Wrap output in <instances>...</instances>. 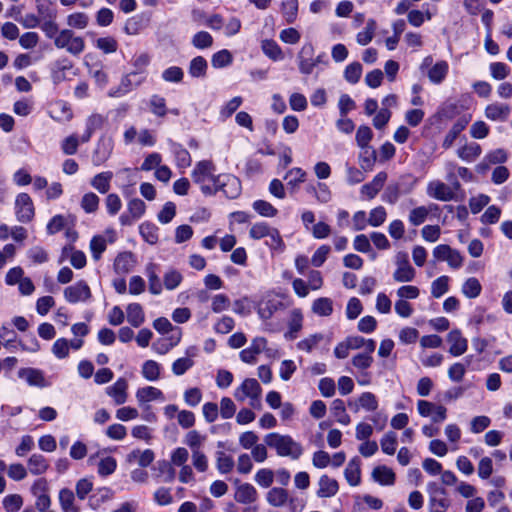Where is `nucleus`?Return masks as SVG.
<instances>
[{
    "mask_svg": "<svg viewBox=\"0 0 512 512\" xmlns=\"http://www.w3.org/2000/svg\"><path fill=\"white\" fill-rule=\"evenodd\" d=\"M348 405L355 412L361 409L373 412L378 408V400L373 393L363 392L355 401L349 402Z\"/></svg>",
    "mask_w": 512,
    "mask_h": 512,
    "instance_id": "aec40b11",
    "label": "nucleus"
},
{
    "mask_svg": "<svg viewBox=\"0 0 512 512\" xmlns=\"http://www.w3.org/2000/svg\"><path fill=\"white\" fill-rule=\"evenodd\" d=\"M2 505L7 512H17L23 505V498L19 494H9L3 498Z\"/></svg>",
    "mask_w": 512,
    "mask_h": 512,
    "instance_id": "774afa93",
    "label": "nucleus"
},
{
    "mask_svg": "<svg viewBox=\"0 0 512 512\" xmlns=\"http://www.w3.org/2000/svg\"><path fill=\"white\" fill-rule=\"evenodd\" d=\"M417 411L422 417H429L433 423H442L447 418V408L426 400H418Z\"/></svg>",
    "mask_w": 512,
    "mask_h": 512,
    "instance_id": "6e6552de",
    "label": "nucleus"
},
{
    "mask_svg": "<svg viewBox=\"0 0 512 512\" xmlns=\"http://www.w3.org/2000/svg\"><path fill=\"white\" fill-rule=\"evenodd\" d=\"M233 458L225 452H218L216 458V467L219 473L227 474L230 473L234 468Z\"/></svg>",
    "mask_w": 512,
    "mask_h": 512,
    "instance_id": "e2e57ef3",
    "label": "nucleus"
},
{
    "mask_svg": "<svg viewBox=\"0 0 512 512\" xmlns=\"http://www.w3.org/2000/svg\"><path fill=\"white\" fill-rule=\"evenodd\" d=\"M127 321L135 328L140 327L145 322V314L139 303H131L126 308Z\"/></svg>",
    "mask_w": 512,
    "mask_h": 512,
    "instance_id": "e433bc0d",
    "label": "nucleus"
},
{
    "mask_svg": "<svg viewBox=\"0 0 512 512\" xmlns=\"http://www.w3.org/2000/svg\"><path fill=\"white\" fill-rule=\"evenodd\" d=\"M113 172L104 171L96 174L90 180V185L101 194H106L111 187Z\"/></svg>",
    "mask_w": 512,
    "mask_h": 512,
    "instance_id": "473e14b6",
    "label": "nucleus"
},
{
    "mask_svg": "<svg viewBox=\"0 0 512 512\" xmlns=\"http://www.w3.org/2000/svg\"><path fill=\"white\" fill-rule=\"evenodd\" d=\"M468 122H469V118H466V117L461 118L457 122H455L453 124V126L451 127V129L446 134V136L443 140V143H442V147L445 149L452 147L455 140L457 139L459 134L465 129Z\"/></svg>",
    "mask_w": 512,
    "mask_h": 512,
    "instance_id": "c9c22d12",
    "label": "nucleus"
},
{
    "mask_svg": "<svg viewBox=\"0 0 512 512\" xmlns=\"http://www.w3.org/2000/svg\"><path fill=\"white\" fill-rule=\"evenodd\" d=\"M257 491L253 485L243 483L237 486L235 491V500L241 504H251L257 499Z\"/></svg>",
    "mask_w": 512,
    "mask_h": 512,
    "instance_id": "7c9ffc66",
    "label": "nucleus"
},
{
    "mask_svg": "<svg viewBox=\"0 0 512 512\" xmlns=\"http://www.w3.org/2000/svg\"><path fill=\"white\" fill-rule=\"evenodd\" d=\"M94 45L105 54L115 53L118 49V42L113 36L99 37L95 40Z\"/></svg>",
    "mask_w": 512,
    "mask_h": 512,
    "instance_id": "864d4df0",
    "label": "nucleus"
},
{
    "mask_svg": "<svg viewBox=\"0 0 512 512\" xmlns=\"http://www.w3.org/2000/svg\"><path fill=\"white\" fill-rule=\"evenodd\" d=\"M183 276L176 269H169L163 276L164 287L167 290L176 289L182 282Z\"/></svg>",
    "mask_w": 512,
    "mask_h": 512,
    "instance_id": "680f3d73",
    "label": "nucleus"
},
{
    "mask_svg": "<svg viewBox=\"0 0 512 512\" xmlns=\"http://www.w3.org/2000/svg\"><path fill=\"white\" fill-rule=\"evenodd\" d=\"M141 374L148 381H157L161 376V365L154 360H146L142 364Z\"/></svg>",
    "mask_w": 512,
    "mask_h": 512,
    "instance_id": "37998d69",
    "label": "nucleus"
},
{
    "mask_svg": "<svg viewBox=\"0 0 512 512\" xmlns=\"http://www.w3.org/2000/svg\"><path fill=\"white\" fill-rule=\"evenodd\" d=\"M324 339L323 334L315 333L307 336L297 343V348L301 351L310 353Z\"/></svg>",
    "mask_w": 512,
    "mask_h": 512,
    "instance_id": "13d9d810",
    "label": "nucleus"
},
{
    "mask_svg": "<svg viewBox=\"0 0 512 512\" xmlns=\"http://www.w3.org/2000/svg\"><path fill=\"white\" fill-rule=\"evenodd\" d=\"M433 208H436L434 204L413 208L408 216L410 224L413 226H419L423 224L426 221L428 215L432 212Z\"/></svg>",
    "mask_w": 512,
    "mask_h": 512,
    "instance_id": "ea45409f",
    "label": "nucleus"
},
{
    "mask_svg": "<svg viewBox=\"0 0 512 512\" xmlns=\"http://www.w3.org/2000/svg\"><path fill=\"white\" fill-rule=\"evenodd\" d=\"M396 270L393 273V279L396 282H411L416 276L415 269L409 263L408 255L405 252H398L395 256Z\"/></svg>",
    "mask_w": 512,
    "mask_h": 512,
    "instance_id": "0eeeda50",
    "label": "nucleus"
},
{
    "mask_svg": "<svg viewBox=\"0 0 512 512\" xmlns=\"http://www.w3.org/2000/svg\"><path fill=\"white\" fill-rule=\"evenodd\" d=\"M376 28V21L374 19H369L365 28L356 35L357 43L362 46L369 44L374 37Z\"/></svg>",
    "mask_w": 512,
    "mask_h": 512,
    "instance_id": "3c124183",
    "label": "nucleus"
},
{
    "mask_svg": "<svg viewBox=\"0 0 512 512\" xmlns=\"http://www.w3.org/2000/svg\"><path fill=\"white\" fill-rule=\"evenodd\" d=\"M266 238L267 240L265 244L271 251L278 254H281L285 251L286 245L277 228L273 227Z\"/></svg>",
    "mask_w": 512,
    "mask_h": 512,
    "instance_id": "79ce46f5",
    "label": "nucleus"
},
{
    "mask_svg": "<svg viewBox=\"0 0 512 512\" xmlns=\"http://www.w3.org/2000/svg\"><path fill=\"white\" fill-rule=\"evenodd\" d=\"M449 72V65L446 61L441 60L436 62L427 71L429 81L435 85L441 84Z\"/></svg>",
    "mask_w": 512,
    "mask_h": 512,
    "instance_id": "c756f323",
    "label": "nucleus"
},
{
    "mask_svg": "<svg viewBox=\"0 0 512 512\" xmlns=\"http://www.w3.org/2000/svg\"><path fill=\"white\" fill-rule=\"evenodd\" d=\"M482 286L479 280L475 277L468 278L462 285V293L470 299L476 298L480 295Z\"/></svg>",
    "mask_w": 512,
    "mask_h": 512,
    "instance_id": "5fc2aeb1",
    "label": "nucleus"
},
{
    "mask_svg": "<svg viewBox=\"0 0 512 512\" xmlns=\"http://www.w3.org/2000/svg\"><path fill=\"white\" fill-rule=\"evenodd\" d=\"M135 265L134 255L131 252L118 254L114 261V270L118 274L128 273Z\"/></svg>",
    "mask_w": 512,
    "mask_h": 512,
    "instance_id": "f704fd0d",
    "label": "nucleus"
},
{
    "mask_svg": "<svg viewBox=\"0 0 512 512\" xmlns=\"http://www.w3.org/2000/svg\"><path fill=\"white\" fill-rule=\"evenodd\" d=\"M207 67V61L202 56H197L190 61L189 74L194 78L204 77Z\"/></svg>",
    "mask_w": 512,
    "mask_h": 512,
    "instance_id": "6e6d98bb",
    "label": "nucleus"
},
{
    "mask_svg": "<svg viewBox=\"0 0 512 512\" xmlns=\"http://www.w3.org/2000/svg\"><path fill=\"white\" fill-rule=\"evenodd\" d=\"M429 512H446L451 505L447 491L436 482L427 484Z\"/></svg>",
    "mask_w": 512,
    "mask_h": 512,
    "instance_id": "39448f33",
    "label": "nucleus"
},
{
    "mask_svg": "<svg viewBox=\"0 0 512 512\" xmlns=\"http://www.w3.org/2000/svg\"><path fill=\"white\" fill-rule=\"evenodd\" d=\"M387 180V174L385 172H379L371 182L364 184L361 187V194L367 199H373L378 192L383 188Z\"/></svg>",
    "mask_w": 512,
    "mask_h": 512,
    "instance_id": "5701e85b",
    "label": "nucleus"
},
{
    "mask_svg": "<svg viewBox=\"0 0 512 512\" xmlns=\"http://www.w3.org/2000/svg\"><path fill=\"white\" fill-rule=\"evenodd\" d=\"M118 186L124 194L128 193V189L137 182L136 169L122 168L116 172Z\"/></svg>",
    "mask_w": 512,
    "mask_h": 512,
    "instance_id": "2f4dec72",
    "label": "nucleus"
},
{
    "mask_svg": "<svg viewBox=\"0 0 512 512\" xmlns=\"http://www.w3.org/2000/svg\"><path fill=\"white\" fill-rule=\"evenodd\" d=\"M216 167L212 161L202 160L195 164L191 177L195 184L199 185L200 190L205 195H214L217 193L218 180L220 174L216 175Z\"/></svg>",
    "mask_w": 512,
    "mask_h": 512,
    "instance_id": "f257e3e1",
    "label": "nucleus"
},
{
    "mask_svg": "<svg viewBox=\"0 0 512 512\" xmlns=\"http://www.w3.org/2000/svg\"><path fill=\"white\" fill-rule=\"evenodd\" d=\"M284 308L285 306L283 302L278 300L276 297L266 296L261 301H259L257 305V314L260 319L266 321L272 318L277 311Z\"/></svg>",
    "mask_w": 512,
    "mask_h": 512,
    "instance_id": "2eb2a0df",
    "label": "nucleus"
},
{
    "mask_svg": "<svg viewBox=\"0 0 512 512\" xmlns=\"http://www.w3.org/2000/svg\"><path fill=\"white\" fill-rule=\"evenodd\" d=\"M331 413L335 417L336 421L342 425H348L350 423V416L346 412L345 404L341 399L333 400L331 404Z\"/></svg>",
    "mask_w": 512,
    "mask_h": 512,
    "instance_id": "8fccbe9b",
    "label": "nucleus"
},
{
    "mask_svg": "<svg viewBox=\"0 0 512 512\" xmlns=\"http://www.w3.org/2000/svg\"><path fill=\"white\" fill-rule=\"evenodd\" d=\"M49 484L47 479L41 477L36 479L31 486V493L36 497V509L50 508L51 499L48 495Z\"/></svg>",
    "mask_w": 512,
    "mask_h": 512,
    "instance_id": "f8f14e48",
    "label": "nucleus"
},
{
    "mask_svg": "<svg viewBox=\"0 0 512 512\" xmlns=\"http://www.w3.org/2000/svg\"><path fill=\"white\" fill-rule=\"evenodd\" d=\"M288 492L283 488L274 487L267 493L266 499L268 503L274 507H282L288 501Z\"/></svg>",
    "mask_w": 512,
    "mask_h": 512,
    "instance_id": "49530a36",
    "label": "nucleus"
},
{
    "mask_svg": "<svg viewBox=\"0 0 512 512\" xmlns=\"http://www.w3.org/2000/svg\"><path fill=\"white\" fill-rule=\"evenodd\" d=\"M344 476L351 486H357L361 481V470H360V460L358 458H353L347 464Z\"/></svg>",
    "mask_w": 512,
    "mask_h": 512,
    "instance_id": "58836bf2",
    "label": "nucleus"
},
{
    "mask_svg": "<svg viewBox=\"0 0 512 512\" xmlns=\"http://www.w3.org/2000/svg\"><path fill=\"white\" fill-rule=\"evenodd\" d=\"M15 215L19 222L29 223L35 215V208L32 198L27 193H19L14 203Z\"/></svg>",
    "mask_w": 512,
    "mask_h": 512,
    "instance_id": "423d86ee",
    "label": "nucleus"
},
{
    "mask_svg": "<svg viewBox=\"0 0 512 512\" xmlns=\"http://www.w3.org/2000/svg\"><path fill=\"white\" fill-rule=\"evenodd\" d=\"M49 461L42 454L34 453L27 460V470L32 475H43L49 469Z\"/></svg>",
    "mask_w": 512,
    "mask_h": 512,
    "instance_id": "cd10ccee",
    "label": "nucleus"
},
{
    "mask_svg": "<svg viewBox=\"0 0 512 512\" xmlns=\"http://www.w3.org/2000/svg\"><path fill=\"white\" fill-rule=\"evenodd\" d=\"M261 394L262 388L257 380L247 378L234 390L233 396L238 402H244L246 399H249V405L252 408L260 409Z\"/></svg>",
    "mask_w": 512,
    "mask_h": 512,
    "instance_id": "7ed1b4c3",
    "label": "nucleus"
},
{
    "mask_svg": "<svg viewBox=\"0 0 512 512\" xmlns=\"http://www.w3.org/2000/svg\"><path fill=\"white\" fill-rule=\"evenodd\" d=\"M317 496L320 498H328L337 494L339 490L338 482L327 476L322 475L318 481Z\"/></svg>",
    "mask_w": 512,
    "mask_h": 512,
    "instance_id": "c85d7f7f",
    "label": "nucleus"
},
{
    "mask_svg": "<svg viewBox=\"0 0 512 512\" xmlns=\"http://www.w3.org/2000/svg\"><path fill=\"white\" fill-rule=\"evenodd\" d=\"M261 49L263 53L273 61H280L284 58L282 49L274 40H263L261 43Z\"/></svg>",
    "mask_w": 512,
    "mask_h": 512,
    "instance_id": "de8ad7c7",
    "label": "nucleus"
},
{
    "mask_svg": "<svg viewBox=\"0 0 512 512\" xmlns=\"http://www.w3.org/2000/svg\"><path fill=\"white\" fill-rule=\"evenodd\" d=\"M304 316L300 308H294L289 312L287 320V331L284 337L287 340H294L298 337L303 328Z\"/></svg>",
    "mask_w": 512,
    "mask_h": 512,
    "instance_id": "f3484780",
    "label": "nucleus"
},
{
    "mask_svg": "<svg viewBox=\"0 0 512 512\" xmlns=\"http://www.w3.org/2000/svg\"><path fill=\"white\" fill-rule=\"evenodd\" d=\"M106 233L108 239L103 235H96L90 241V251L94 260L100 259L102 253L106 250L107 242L112 243L115 240V232L113 230H109Z\"/></svg>",
    "mask_w": 512,
    "mask_h": 512,
    "instance_id": "4be33fe9",
    "label": "nucleus"
},
{
    "mask_svg": "<svg viewBox=\"0 0 512 512\" xmlns=\"http://www.w3.org/2000/svg\"><path fill=\"white\" fill-rule=\"evenodd\" d=\"M206 440V435L201 434L197 430H191L185 435L183 442L191 449V452H194L202 451Z\"/></svg>",
    "mask_w": 512,
    "mask_h": 512,
    "instance_id": "a19ab883",
    "label": "nucleus"
},
{
    "mask_svg": "<svg viewBox=\"0 0 512 512\" xmlns=\"http://www.w3.org/2000/svg\"><path fill=\"white\" fill-rule=\"evenodd\" d=\"M117 468V461L114 457H102L98 463V474L102 477L109 476L115 472Z\"/></svg>",
    "mask_w": 512,
    "mask_h": 512,
    "instance_id": "0e129e2a",
    "label": "nucleus"
},
{
    "mask_svg": "<svg viewBox=\"0 0 512 512\" xmlns=\"http://www.w3.org/2000/svg\"><path fill=\"white\" fill-rule=\"evenodd\" d=\"M252 207L262 217L272 218L278 213V210L271 203L265 200L254 201Z\"/></svg>",
    "mask_w": 512,
    "mask_h": 512,
    "instance_id": "bf43d9fd",
    "label": "nucleus"
},
{
    "mask_svg": "<svg viewBox=\"0 0 512 512\" xmlns=\"http://www.w3.org/2000/svg\"><path fill=\"white\" fill-rule=\"evenodd\" d=\"M18 376L25 380L30 386L43 388L49 385L44 377V373L39 369L22 368L18 371Z\"/></svg>",
    "mask_w": 512,
    "mask_h": 512,
    "instance_id": "412c9836",
    "label": "nucleus"
},
{
    "mask_svg": "<svg viewBox=\"0 0 512 512\" xmlns=\"http://www.w3.org/2000/svg\"><path fill=\"white\" fill-rule=\"evenodd\" d=\"M135 396H136L137 402L140 406H142L148 402H151V401H156V400L164 401V399H165L163 392L160 389L153 387V386H146V387L139 388L136 391Z\"/></svg>",
    "mask_w": 512,
    "mask_h": 512,
    "instance_id": "393cba45",
    "label": "nucleus"
},
{
    "mask_svg": "<svg viewBox=\"0 0 512 512\" xmlns=\"http://www.w3.org/2000/svg\"><path fill=\"white\" fill-rule=\"evenodd\" d=\"M114 142L110 137L100 138L92 154V162L95 166L104 164L111 156Z\"/></svg>",
    "mask_w": 512,
    "mask_h": 512,
    "instance_id": "dca6fc26",
    "label": "nucleus"
},
{
    "mask_svg": "<svg viewBox=\"0 0 512 512\" xmlns=\"http://www.w3.org/2000/svg\"><path fill=\"white\" fill-rule=\"evenodd\" d=\"M372 478L381 485L390 486L395 483V473L385 465L377 466L372 471Z\"/></svg>",
    "mask_w": 512,
    "mask_h": 512,
    "instance_id": "72a5a7b5",
    "label": "nucleus"
},
{
    "mask_svg": "<svg viewBox=\"0 0 512 512\" xmlns=\"http://www.w3.org/2000/svg\"><path fill=\"white\" fill-rule=\"evenodd\" d=\"M426 193L429 197L447 202L455 198L453 194V188L440 180H432L427 184Z\"/></svg>",
    "mask_w": 512,
    "mask_h": 512,
    "instance_id": "4468645a",
    "label": "nucleus"
},
{
    "mask_svg": "<svg viewBox=\"0 0 512 512\" xmlns=\"http://www.w3.org/2000/svg\"><path fill=\"white\" fill-rule=\"evenodd\" d=\"M145 273L148 278L150 293L153 295L161 294L163 287L157 275V265L155 263L147 264L145 267Z\"/></svg>",
    "mask_w": 512,
    "mask_h": 512,
    "instance_id": "4c0bfd02",
    "label": "nucleus"
},
{
    "mask_svg": "<svg viewBox=\"0 0 512 512\" xmlns=\"http://www.w3.org/2000/svg\"><path fill=\"white\" fill-rule=\"evenodd\" d=\"M149 107L150 111L158 117H164L167 114L166 100L162 96L152 95L149 100Z\"/></svg>",
    "mask_w": 512,
    "mask_h": 512,
    "instance_id": "338daca9",
    "label": "nucleus"
},
{
    "mask_svg": "<svg viewBox=\"0 0 512 512\" xmlns=\"http://www.w3.org/2000/svg\"><path fill=\"white\" fill-rule=\"evenodd\" d=\"M54 44L59 49H65L72 55H79L85 49V41L82 37L76 36L70 29H63L55 37Z\"/></svg>",
    "mask_w": 512,
    "mask_h": 512,
    "instance_id": "20e7f679",
    "label": "nucleus"
},
{
    "mask_svg": "<svg viewBox=\"0 0 512 512\" xmlns=\"http://www.w3.org/2000/svg\"><path fill=\"white\" fill-rule=\"evenodd\" d=\"M447 342L450 344L449 353L455 357L461 356L467 351L468 341L458 329L448 333Z\"/></svg>",
    "mask_w": 512,
    "mask_h": 512,
    "instance_id": "a211bd4d",
    "label": "nucleus"
},
{
    "mask_svg": "<svg viewBox=\"0 0 512 512\" xmlns=\"http://www.w3.org/2000/svg\"><path fill=\"white\" fill-rule=\"evenodd\" d=\"M510 115V107L506 104L494 102L485 108V116L492 121H505Z\"/></svg>",
    "mask_w": 512,
    "mask_h": 512,
    "instance_id": "bb28decb",
    "label": "nucleus"
},
{
    "mask_svg": "<svg viewBox=\"0 0 512 512\" xmlns=\"http://www.w3.org/2000/svg\"><path fill=\"white\" fill-rule=\"evenodd\" d=\"M266 351L269 356L272 355V350L267 349V339L264 337H255L249 347L240 352V359L247 364H254L257 361V356Z\"/></svg>",
    "mask_w": 512,
    "mask_h": 512,
    "instance_id": "1a4fd4ad",
    "label": "nucleus"
},
{
    "mask_svg": "<svg viewBox=\"0 0 512 512\" xmlns=\"http://www.w3.org/2000/svg\"><path fill=\"white\" fill-rule=\"evenodd\" d=\"M311 310L318 316H330L333 312V302L328 297H320L313 301Z\"/></svg>",
    "mask_w": 512,
    "mask_h": 512,
    "instance_id": "c03bdc74",
    "label": "nucleus"
},
{
    "mask_svg": "<svg viewBox=\"0 0 512 512\" xmlns=\"http://www.w3.org/2000/svg\"><path fill=\"white\" fill-rule=\"evenodd\" d=\"M68 258L71 265L76 269H82L86 265V256L80 251L76 250L72 245L63 247L62 254L59 262Z\"/></svg>",
    "mask_w": 512,
    "mask_h": 512,
    "instance_id": "b1692460",
    "label": "nucleus"
},
{
    "mask_svg": "<svg viewBox=\"0 0 512 512\" xmlns=\"http://www.w3.org/2000/svg\"><path fill=\"white\" fill-rule=\"evenodd\" d=\"M128 382L119 378L116 382L106 388V394L110 396L116 405H122L127 401Z\"/></svg>",
    "mask_w": 512,
    "mask_h": 512,
    "instance_id": "6ab92c4d",
    "label": "nucleus"
},
{
    "mask_svg": "<svg viewBox=\"0 0 512 512\" xmlns=\"http://www.w3.org/2000/svg\"><path fill=\"white\" fill-rule=\"evenodd\" d=\"M264 442L270 448L276 450L278 456L290 457L297 460L303 454V447L290 435H282L276 432L269 433L264 437Z\"/></svg>",
    "mask_w": 512,
    "mask_h": 512,
    "instance_id": "f03ea898",
    "label": "nucleus"
},
{
    "mask_svg": "<svg viewBox=\"0 0 512 512\" xmlns=\"http://www.w3.org/2000/svg\"><path fill=\"white\" fill-rule=\"evenodd\" d=\"M139 232L147 243L154 245L158 242V228L152 223H142L139 226Z\"/></svg>",
    "mask_w": 512,
    "mask_h": 512,
    "instance_id": "4d7b16f0",
    "label": "nucleus"
},
{
    "mask_svg": "<svg viewBox=\"0 0 512 512\" xmlns=\"http://www.w3.org/2000/svg\"><path fill=\"white\" fill-rule=\"evenodd\" d=\"M99 203V197L93 192H88L82 196L80 205L86 213H94L97 211Z\"/></svg>",
    "mask_w": 512,
    "mask_h": 512,
    "instance_id": "69168bd1",
    "label": "nucleus"
},
{
    "mask_svg": "<svg viewBox=\"0 0 512 512\" xmlns=\"http://www.w3.org/2000/svg\"><path fill=\"white\" fill-rule=\"evenodd\" d=\"M153 460H154V452L150 449H146L143 451L136 449V450H133L128 455L129 462L137 461V463L141 467L149 466L153 462Z\"/></svg>",
    "mask_w": 512,
    "mask_h": 512,
    "instance_id": "09e8293b",
    "label": "nucleus"
},
{
    "mask_svg": "<svg viewBox=\"0 0 512 512\" xmlns=\"http://www.w3.org/2000/svg\"><path fill=\"white\" fill-rule=\"evenodd\" d=\"M75 496L71 489L62 488L59 491V503L64 512H77L74 506Z\"/></svg>",
    "mask_w": 512,
    "mask_h": 512,
    "instance_id": "603ef678",
    "label": "nucleus"
},
{
    "mask_svg": "<svg viewBox=\"0 0 512 512\" xmlns=\"http://www.w3.org/2000/svg\"><path fill=\"white\" fill-rule=\"evenodd\" d=\"M51 117L57 121H69L72 116V110L66 102L58 101L56 102L50 111Z\"/></svg>",
    "mask_w": 512,
    "mask_h": 512,
    "instance_id": "a18cd8bd",
    "label": "nucleus"
},
{
    "mask_svg": "<svg viewBox=\"0 0 512 512\" xmlns=\"http://www.w3.org/2000/svg\"><path fill=\"white\" fill-rule=\"evenodd\" d=\"M272 228L267 222H256L250 227L249 237L253 240H261L269 235Z\"/></svg>",
    "mask_w": 512,
    "mask_h": 512,
    "instance_id": "052dcab7",
    "label": "nucleus"
},
{
    "mask_svg": "<svg viewBox=\"0 0 512 512\" xmlns=\"http://www.w3.org/2000/svg\"><path fill=\"white\" fill-rule=\"evenodd\" d=\"M456 153L461 160L472 163L481 155L482 147L476 142H465Z\"/></svg>",
    "mask_w": 512,
    "mask_h": 512,
    "instance_id": "a878e982",
    "label": "nucleus"
},
{
    "mask_svg": "<svg viewBox=\"0 0 512 512\" xmlns=\"http://www.w3.org/2000/svg\"><path fill=\"white\" fill-rule=\"evenodd\" d=\"M64 298L72 304L86 302L91 298V290L85 281H79L64 289Z\"/></svg>",
    "mask_w": 512,
    "mask_h": 512,
    "instance_id": "9b49d317",
    "label": "nucleus"
},
{
    "mask_svg": "<svg viewBox=\"0 0 512 512\" xmlns=\"http://www.w3.org/2000/svg\"><path fill=\"white\" fill-rule=\"evenodd\" d=\"M145 80V76H139L136 72H131L124 76L118 87L112 88L108 92L109 97L119 98L126 95L133 88L141 85Z\"/></svg>",
    "mask_w": 512,
    "mask_h": 512,
    "instance_id": "9d476101",
    "label": "nucleus"
},
{
    "mask_svg": "<svg viewBox=\"0 0 512 512\" xmlns=\"http://www.w3.org/2000/svg\"><path fill=\"white\" fill-rule=\"evenodd\" d=\"M218 180L217 192L222 191L227 198L235 199L241 193L240 180L231 174H220Z\"/></svg>",
    "mask_w": 512,
    "mask_h": 512,
    "instance_id": "ddd939ff",
    "label": "nucleus"
}]
</instances>
